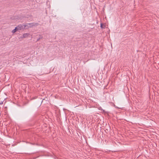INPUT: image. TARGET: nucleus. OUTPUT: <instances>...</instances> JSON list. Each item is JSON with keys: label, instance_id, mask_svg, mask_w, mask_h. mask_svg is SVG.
Segmentation results:
<instances>
[{"label": "nucleus", "instance_id": "nucleus-6", "mask_svg": "<svg viewBox=\"0 0 159 159\" xmlns=\"http://www.w3.org/2000/svg\"><path fill=\"white\" fill-rule=\"evenodd\" d=\"M102 25H103V24L102 23H101V27L102 28H103V27H102Z\"/></svg>", "mask_w": 159, "mask_h": 159}, {"label": "nucleus", "instance_id": "nucleus-5", "mask_svg": "<svg viewBox=\"0 0 159 159\" xmlns=\"http://www.w3.org/2000/svg\"><path fill=\"white\" fill-rule=\"evenodd\" d=\"M28 24L29 25H30L31 24H33L31 26H30V27L35 25L34 24V23H28Z\"/></svg>", "mask_w": 159, "mask_h": 159}, {"label": "nucleus", "instance_id": "nucleus-2", "mask_svg": "<svg viewBox=\"0 0 159 159\" xmlns=\"http://www.w3.org/2000/svg\"><path fill=\"white\" fill-rule=\"evenodd\" d=\"M29 35V34L25 33L21 37V38H25L27 37Z\"/></svg>", "mask_w": 159, "mask_h": 159}, {"label": "nucleus", "instance_id": "nucleus-4", "mask_svg": "<svg viewBox=\"0 0 159 159\" xmlns=\"http://www.w3.org/2000/svg\"><path fill=\"white\" fill-rule=\"evenodd\" d=\"M42 38H43V37L42 36H41V37H39V38H38L37 39V41H36V42H37L40 39H41Z\"/></svg>", "mask_w": 159, "mask_h": 159}, {"label": "nucleus", "instance_id": "nucleus-1", "mask_svg": "<svg viewBox=\"0 0 159 159\" xmlns=\"http://www.w3.org/2000/svg\"><path fill=\"white\" fill-rule=\"evenodd\" d=\"M18 30H21L23 29H27L29 27L27 25H19L16 26Z\"/></svg>", "mask_w": 159, "mask_h": 159}, {"label": "nucleus", "instance_id": "nucleus-3", "mask_svg": "<svg viewBox=\"0 0 159 159\" xmlns=\"http://www.w3.org/2000/svg\"><path fill=\"white\" fill-rule=\"evenodd\" d=\"M18 30V29L16 27L15 28V29L12 30V32L13 33L15 32L16 31Z\"/></svg>", "mask_w": 159, "mask_h": 159}]
</instances>
